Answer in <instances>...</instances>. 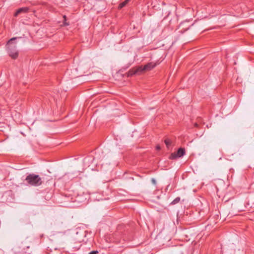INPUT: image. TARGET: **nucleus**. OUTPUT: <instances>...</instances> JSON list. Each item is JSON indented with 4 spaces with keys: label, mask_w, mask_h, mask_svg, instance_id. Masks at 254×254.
<instances>
[{
    "label": "nucleus",
    "mask_w": 254,
    "mask_h": 254,
    "mask_svg": "<svg viewBox=\"0 0 254 254\" xmlns=\"http://www.w3.org/2000/svg\"><path fill=\"white\" fill-rule=\"evenodd\" d=\"M194 127H199V125L197 123H195L194 125Z\"/></svg>",
    "instance_id": "nucleus-14"
},
{
    "label": "nucleus",
    "mask_w": 254,
    "mask_h": 254,
    "mask_svg": "<svg viewBox=\"0 0 254 254\" xmlns=\"http://www.w3.org/2000/svg\"><path fill=\"white\" fill-rule=\"evenodd\" d=\"M29 11V8L28 7H23L18 8L14 13V16L15 17L17 16L21 13H26Z\"/></svg>",
    "instance_id": "nucleus-5"
},
{
    "label": "nucleus",
    "mask_w": 254,
    "mask_h": 254,
    "mask_svg": "<svg viewBox=\"0 0 254 254\" xmlns=\"http://www.w3.org/2000/svg\"><path fill=\"white\" fill-rule=\"evenodd\" d=\"M130 0H125V1H124L123 2L120 3L119 5V9H121L123 7H124L125 6H126L127 5V4L128 2V1H129Z\"/></svg>",
    "instance_id": "nucleus-7"
},
{
    "label": "nucleus",
    "mask_w": 254,
    "mask_h": 254,
    "mask_svg": "<svg viewBox=\"0 0 254 254\" xmlns=\"http://www.w3.org/2000/svg\"><path fill=\"white\" fill-rule=\"evenodd\" d=\"M16 39V37L10 39L6 44L9 56L12 59H15L18 57V52L17 50L16 45L12 42Z\"/></svg>",
    "instance_id": "nucleus-1"
},
{
    "label": "nucleus",
    "mask_w": 254,
    "mask_h": 254,
    "mask_svg": "<svg viewBox=\"0 0 254 254\" xmlns=\"http://www.w3.org/2000/svg\"><path fill=\"white\" fill-rule=\"evenodd\" d=\"M181 198L180 197H177L174 199L170 203L171 205H175L178 203L180 201Z\"/></svg>",
    "instance_id": "nucleus-8"
},
{
    "label": "nucleus",
    "mask_w": 254,
    "mask_h": 254,
    "mask_svg": "<svg viewBox=\"0 0 254 254\" xmlns=\"http://www.w3.org/2000/svg\"><path fill=\"white\" fill-rule=\"evenodd\" d=\"M64 25H69V24H68V23H66V22H64Z\"/></svg>",
    "instance_id": "nucleus-16"
},
{
    "label": "nucleus",
    "mask_w": 254,
    "mask_h": 254,
    "mask_svg": "<svg viewBox=\"0 0 254 254\" xmlns=\"http://www.w3.org/2000/svg\"><path fill=\"white\" fill-rule=\"evenodd\" d=\"M176 153H177V156H178V157H182L185 154V149L183 148H180L178 150Z\"/></svg>",
    "instance_id": "nucleus-6"
},
{
    "label": "nucleus",
    "mask_w": 254,
    "mask_h": 254,
    "mask_svg": "<svg viewBox=\"0 0 254 254\" xmlns=\"http://www.w3.org/2000/svg\"><path fill=\"white\" fill-rule=\"evenodd\" d=\"M156 150H159L161 149V147L159 145H157L156 147Z\"/></svg>",
    "instance_id": "nucleus-13"
},
{
    "label": "nucleus",
    "mask_w": 254,
    "mask_h": 254,
    "mask_svg": "<svg viewBox=\"0 0 254 254\" xmlns=\"http://www.w3.org/2000/svg\"><path fill=\"white\" fill-rule=\"evenodd\" d=\"M164 142L168 148H169V147L171 145V143H172L171 140L169 139H168V138L166 139L165 140Z\"/></svg>",
    "instance_id": "nucleus-9"
},
{
    "label": "nucleus",
    "mask_w": 254,
    "mask_h": 254,
    "mask_svg": "<svg viewBox=\"0 0 254 254\" xmlns=\"http://www.w3.org/2000/svg\"><path fill=\"white\" fill-rule=\"evenodd\" d=\"M27 183L33 186H39L42 184V181L40 176L34 174L28 175L25 179Z\"/></svg>",
    "instance_id": "nucleus-2"
},
{
    "label": "nucleus",
    "mask_w": 254,
    "mask_h": 254,
    "mask_svg": "<svg viewBox=\"0 0 254 254\" xmlns=\"http://www.w3.org/2000/svg\"><path fill=\"white\" fill-rule=\"evenodd\" d=\"M63 17H64V20H66V16H65V15H64V16H63Z\"/></svg>",
    "instance_id": "nucleus-15"
},
{
    "label": "nucleus",
    "mask_w": 254,
    "mask_h": 254,
    "mask_svg": "<svg viewBox=\"0 0 254 254\" xmlns=\"http://www.w3.org/2000/svg\"><path fill=\"white\" fill-rule=\"evenodd\" d=\"M141 67L137 66L130 69L127 72V76H131L135 74L139 75L141 73Z\"/></svg>",
    "instance_id": "nucleus-4"
},
{
    "label": "nucleus",
    "mask_w": 254,
    "mask_h": 254,
    "mask_svg": "<svg viewBox=\"0 0 254 254\" xmlns=\"http://www.w3.org/2000/svg\"><path fill=\"white\" fill-rule=\"evenodd\" d=\"M178 156H177V153H172L170 154V157H169V158L170 159H175L177 158H178Z\"/></svg>",
    "instance_id": "nucleus-10"
},
{
    "label": "nucleus",
    "mask_w": 254,
    "mask_h": 254,
    "mask_svg": "<svg viewBox=\"0 0 254 254\" xmlns=\"http://www.w3.org/2000/svg\"><path fill=\"white\" fill-rule=\"evenodd\" d=\"M98 253V251H92L89 254H97Z\"/></svg>",
    "instance_id": "nucleus-12"
},
{
    "label": "nucleus",
    "mask_w": 254,
    "mask_h": 254,
    "mask_svg": "<svg viewBox=\"0 0 254 254\" xmlns=\"http://www.w3.org/2000/svg\"><path fill=\"white\" fill-rule=\"evenodd\" d=\"M157 64H158L156 63L150 62L145 64L144 66H139L140 67H141V73L145 71L151 70L152 69L154 68Z\"/></svg>",
    "instance_id": "nucleus-3"
},
{
    "label": "nucleus",
    "mask_w": 254,
    "mask_h": 254,
    "mask_svg": "<svg viewBox=\"0 0 254 254\" xmlns=\"http://www.w3.org/2000/svg\"><path fill=\"white\" fill-rule=\"evenodd\" d=\"M151 182L152 183V184H153L154 185H156V180L154 179V178H152L151 179Z\"/></svg>",
    "instance_id": "nucleus-11"
}]
</instances>
